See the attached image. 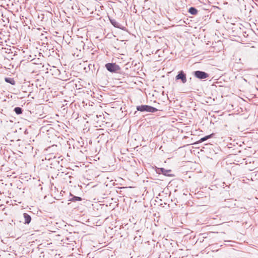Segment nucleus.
Listing matches in <instances>:
<instances>
[{"label":"nucleus","mask_w":258,"mask_h":258,"mask_svg":"<svg viewBox=\"0 0 258 258\" xmlns=\"http://www.w3.org/2000/svg\"><path fill=\"white\" fill-rule=\"evenodd\" d=\"M136 109L139 111L152 113L155 112L158 110V109L156 108L148 105H141L137 106Z\"/></svg>","instance_id":"f257e3e1"},{"label":"nucleus","mask_w":258,"mask_h":258,"mask_svg":"<svg viewBox=\"0 0 258 258\" xmlns=\"http://www.w3.org/2000/svg\"><path fill=\"white\" fill-rule=\"evenodd\" d=\"M105 67L107 70L110 73H120V71L121 70L120 67L115 63H107L105 65Z\"/></svg>","instance_id":"f03ea898"},{"label":"nucleus","mask_w":258,"mask_h":258,"mask_svg":"<svg viewBox=\"0 0 258 258\" xmlns=\"http://www.w3.org/2000/svg\"><path fill=\"white\" fill-rule=\"evenodd\" d=\"M193 75L195 77L200 80L207 79L209 76L208 73L201 71H195L193 72Z\"/></svg>","instance_id":"7ed1b4c3"},{"label":"nucleus","mask_w":258,"mask_h":258,"mask_svg":"<svg viewBox=\"0 0 258 258\" xmlns=\"http://www.w3.org/2000/svg\"><path fill=\"white\" fill-rule=\"evenodd\" d=\"M175 79L176 80H180L183 84H185L187 81L186 74L183 71H180L178 73L175 77Z\"/></svg>","instance_id":"20e7f679"},{"label":"nucleus","mask_w":258,"mask_h":258,"mask_svg":"<svg viewBox=\"0 0 258 258\" xmlns=\"http://www.w3.org/2000/svg\"><path fill=\"white\" fill-rule=\"evenodd\" d=\"M171 170H167L163 168H158L157 172L159 174L162 173L166 176H170L171 175L169 174L171 172Z\"/></svg>","instance_id":"39448f33"},{"label":"nucleus","mask_w":258,"mask_h":258,"mask_svg":"<svg viewBox=\"0 0 258 258\" xmlns=\"http://www.w3.org/2000/svg\"><path fill=\"white\" fill-rule=\"evenodd\" d=\"M23 216L25 219L24 223L26 224H29L31 220V216L27 213H24Z\"/></svg>","instance_id":"423d86ee"},{"label":"nucleus","mask_w":258,"mask_h":258,"mask_svg":"<svg viewBox=\"0 0 258 258\" xmlns=\"http://www.w3.org/2000/svg\"><path fill=\"white\" fill-rule=\"evenodd\" d=\"M198 10L195 7H190L188 10V12L193 15H196L198 13Z\"/></svg>","instance_id":"0eeeda50"},{"label":"nucleus","mask_w":258,"mask_h":258,"mask_svg":"<svg viewBox=\"0 0 258 258\" xmlns=\"http://www.w3.org/2000/svg\"><path fill=\"white\" fill-rule=\"evenodd\" d=\"M5 80L7 83H10L11 85H15V81L13 78L7 77L5 78Z\"/></svg>","instance_id":"6e6552de"},{"label":"nucleus","mask_w":258,"mask_h":258,"mask_svg":"<svg viewBox=\"0 0 258 258\" xmlns=\"http://www.w3.org/2000/svg\"><path fill=\"white\" fill-rule=\"evenodd\" d=\"M70 196L71 197H72V198L71 199H70V201H71L75 202V201H81L82 200V198L81 197L75 196L72 195V194H71Z\"/></svg>","instance_id":"1a4fd4ad"},{"label":"nucleus","mask_w":258,"mask_h":258,"mask_svg":"<svg viewBox=\"0 0 258 258\" xmlns=\"http://www.w3.org/2000/svg\"><path fill=\"white\" fill-rule=\"evenodd\" d=\"M14 111L17 115H19L22 113L23 110L21 107H16L14 108Z\"/></svg>","instance_id":"9d476101"},{"label":"nucleus","mask_w":258,"mask_h":258,"mask_svg":"<svg viewBox=\"0 0 258 258\" xmlns=\"http://www.w3.org/2000/svg\"><path fill=\"white\" fill-rule=\"evenodd\" d=\"M214 135V134L213 133L209 135L206 136L203 138H202L200 140V142L201 143V142H204V141H206L207 140L212 138Z\"/></svg>","instance_id":"9b49d317"},{"label":"nucleus","mask_w":258,"mask_h":258,"mask_svg":"<svg viewBox=\"0 0 258 258\" xmlns=\"http://www.w3.org/2000/svg\"><path fill=\"white\" fill-rule=\"evenodd\" d=\"M111 24L116 28H119L120 24L116 22L114 19H110Z\"/></svg>","instance_id":"f8f14e48"},{"label":"nucleus","mask_w":258,"mask_h":258,"mask_svg":"<svg viewBox=\"0 0 258 258\" xmlns=\"http://www.w3.org/2000/svg\"><path fill=\"white\" fill-rule=\"evenodd\" d=\"M48 161L52 160V162L50 163L51 165H54L55 164H58V162L56 160V157L54 156L53 159H51L50 158L48 159Z\"/></svg>","instance_id":"ddd939ff"},{"label":"nucleus","mask_w":258,"mask_h":258,"mask_svg":"<svg viewBox=\"0 0 258 258\" xmlns=\"http://www.w3.org/2000/svg\"><path fill=\"white\" fill-rule=\"evenodd\" d=\"M69 178L70 179H71V178H72V176H71V175H69Z\"/></svg>","instance_id":"4468645a"}]
</instances>
